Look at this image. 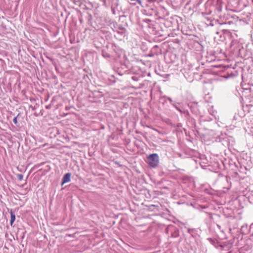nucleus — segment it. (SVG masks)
<instances>
[{
    "label": "nucleus",
    "mask_w": 253,
    "mask_h": 253,
    "mask_svg": "<svg viewBox=\"0 0 253 253\" xmlns=\"http://www.w3.org/2000/svg\"><path fill=\"white\" fill-rule=\"evenodd\" d=\"M148 164L151 167L155 168L159 164V156L157 154H153L148 157Z\"/></svg>",
    "instance_id": "nucleus-1"
},
{
    "label": "nucleus",
    "mask_w": 253,
    "mask_h": 253,
    "mask_svg": "<svg viewBox=\"0 0 253 253\" xmlns=\"http://www.w3.org/2000/svg\"><path fill=\"white\" fill-rule=\"evenodd\" d=\"M71 180V173H67L63 177L62 182V185H63L65 183L68 182Z\"/></svg>",
    "instance_id": "nucleus-2"
},
{
    "label": "nucleus",
    "mask_w": 253,
    "mask_h": 253,
    "mask_svg": "<svg viewBox=\"0 0 253 253\" xmlns=\"http://www.w3.org/2000/svg\"><path fill=\"white\" fill-rule=\"evenodd\" d=\"M15 220V215L12 212V211H10V225H12L13 223Z\"/></svg>",
    "instance_id": "nucleus-3"
},
{
    "label": "nucleus",
    "mask_w": 253,
    "mask_h": 253,
    "mask_svg": "<svg viewBox=\"0 0 253 253\" xmlns=\"http://www.w3.org/2000/svg\"><path fill=\"white\" fill-rule=\"evenodd\" d=\"M13 122L15 125L17 124V116L14 118Z\"/></svg>",
    "instance_id": "nucleus-4"
},
{
    "label": "nucleus",
    "mask_w": 253,
    "mask_h": 253,
    "mask_svg": "<svg viewBox=\"0 0 253 253\" xmlns=\"http://www.w3.org/2000/svg\"><path fill=\"white\" fill-rule=\"evenodd\" d=\"M20 179H21L23 178V176L22 175H19Z\"/></svg>",
    "instance_id": "nucleus-5"
}]
</instances>
